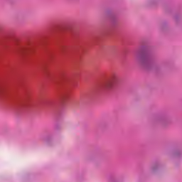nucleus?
<instances>
[{"label":"nucleus","mask_w":182,"mask_h":182,"mask_svg":"<svg viewBox=\"0 0 182 182\" xmlns=\"http://www.w3.org/2000/svg\"><path fill=\"white\" fill-rule=\"evenodd\" d=\"M117 82V77H112L105 85V87L107 89H112L113 86L116 84Z\"/></svg>","instance_id":"obj_1"}]
</instances>
